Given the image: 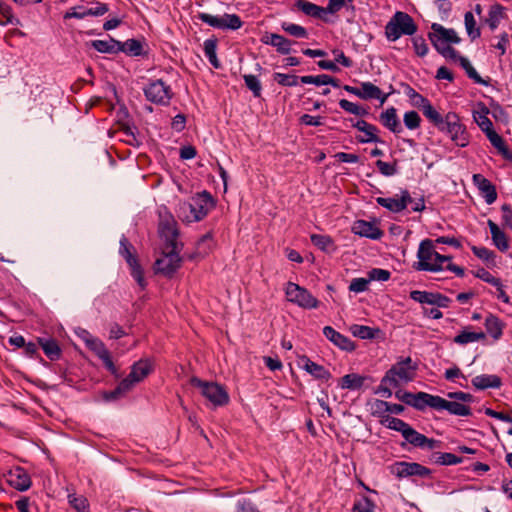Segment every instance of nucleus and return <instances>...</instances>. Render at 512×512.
Returning <instances> with one entry per match:
<instances>
[{"label": "nucleus", "mask_w": 512, "mask_h": 512, "mask_svg": "<svg viewBox=\"0 0 512 512\" xmlns=\"http://www.w3.org/2000/svg\"><path fill=\"white\" fill-rule=\"evenodd\" d=\"M287 300L304 309L318 307L319 301L305 288L296 283L288 282L285 288Z\"/></svg>", "instance_id": "nucleus-7"}, {"label": "nucleus", "mask_w": 512, "mask_h": 512, "mask_svg": "<svg viewBox=\"0 0 512 512\" xmlns=\"http://www.w3.org/2000/svg\"><path fill=\"white\" fill-rule=\"evenodd\" d=\"M301 360L303 362V368L316 379L327 381L331 378V373L324 366L311 361L306 356H303Z\"/></svg>", "instance_id": "nucleus-32"}, {"label": "nucleus", "mask_w": 512, "mask_h": 512, "mask_svg": "<svg viewBox=\"0 0 512 512\" xmlns=\"http://www.w3.org/2000/svg\"><path fill=\"white\" fill-rule=\"evenodd\" d=\"M473 180L483 194L485 202L489 205L494 203L497 199L495 186L481 174L473 175Z\"/></svg>", "instance_id": "nucleus-23"}, {"label": "nucleus", "mask_w": 512, "mask_h": 512, "mask_svg": "<svg viewBox=\"0 0 512 512\" xmlns=\"http://www.w3.org/2000/svg\"><path fill=\"white\" fill-rule=\"evenodd\" d=\"M413 200L408 190H401L400 197H378L376 198V203L387 210L393 213H399L406 209L409 203H412Z\"/></svg>", "instance_id": "nucleus-17"}, {"label": "nucleus", "mask_w": 512, "mask_h": 512, "mask_svg": "<svg viewBox=\"0 0 512 512\" xmlns=\"http://www.w3.org/2000/svg\"><path fill=\"white\" fill-rule=\"evenodd\" d=\"M86 346L102 360L103 365L112 375L118 377L117 368L111 359L110 353L105 347V344L99 338L95 337L93 340L87 341Z\"/></svg>", "instance_id": "nucleus-18"}, {"label": "nucleus", "mask_w": 512, "mask_h": 512, "mask_svg": "<svg viewBox=\"0 0 512 512\" xmlns=\"http://www.w3.org/2000/svg\"><path fill=\"white\" fill-rule=\"evenodd\" d=\"M430 460L437 465L449 466V465H457V464L462 463L463 458L456 456L453 453L434 452L431 454Z\"/></svg>", "instance_id": "nucleus-40"}, {"label": "nucleus", "mask_w": 512, "mask_h": 512, "mask_svg": "<svg viewBox=\"0 0 512 512\" xmlns=\"http://www.w3.org/2000/svg\"><path fill=\"white\" fill-rule=\"evenodd\" d=\"M382 424L391 430L400 432L402 436L410 426L404 420L389 415L385 417V419L382 421Z\"/></svg>", "instance_id": "nucleus-52"}, {"label": "nucleus", "mask_w": 512, "mask_h": 512, "mask_svg": "<svg viewBox=\"0 0 512 512\" xmlns=\"http://www.w3.org/2000/svg\"><path fill=\"white\" fill-rule=\"evenodd\" d=\"M380 121L384 127L394 134H399L403 131L397 116V110L394 107H390L386 111L382 112L380 114Z\"/></svg>", "instance_id": "nucleus-26"}, {"label": "nucleus", "mask_w": 512, "mask_h": 512, "mask_svg": "<svg viewBox=\"0 0 512 512\" xmlns=\"http://www.w3.org/2000/svg\"><path fill=\"white\" fill-rule=\"evenodd\" d=\"M246 87L252 92L253 96L258 98L262 93V85L257 76L252 74L243 75Z\"/></svg>", "instance_id": "nucleus-54"}, {"label": "nucleus", "mask_w": 512, "mask_h": 512, "mask_svg": "<svg viewBox=\"0 0 512 512\" xmlns=\"http://www.w3.org/2000/svg\"><path fill=\"white\" fill-rule=\"evenodd\" d=\"M153 371L152 361L148 358L140 359L135 362L129 375L136 383L143 381Z\"/></svg>", "instance_id": "nucleus-25"}, {"label": "nucleus", "mask_w": 512, "mask_h": 512, "mask_svg": "<svg viewBox=\"0 0 512 512\" xmlns=\"http://www.w3.org/2000/svg\"><path fill=\"white\" fill-rule=\"evenodd\" d=\"M449 137L458 147L464 148L469 144V134L461 122L449 133Z\"/></svg>", "instance_id": "nucleus-41"}, {"label": "nucleus", "mask_w": 512, "mask_h": 512, "mask_svg": "<svg viewBox=\"0 0 512 512\" xmlns=\"http://www.w3.org/2000/svg\"><path fill=\"white\" fill-rule=\"evenodd\" d=\"M272 42H275L273 47L281 55H288L292 51V44L295 42L284 37L283 35L277 34L276 37L272 38Z\"/></svg>", "instance_id": "nucleus-48"}, {"label": "nucleus", "mask_w": 512, "mask_h": 512, "mask_svg": "<svg viewBox=\"0 0 512 512\" xmlns=\"http://www.w3.org/2000/svg\"><path fill=\"white\" fill-rule=\"evenodd\" d=\"M472 385L478 390H485L488 388L497 389L502 385V381L497 375L482 374L475 376L472 379Z\"/></svg>", "instance_id": "nucleus-29"}, {"label": "nucleus", "mask_w": 512, "mask_h": 512, "mask_svg": "<svg viewBox=\"0 0 512 512\" xmlns=\"http://www.w3.org/2000/svg\"><path fill=\"white\" fill-rule=\"evenodd\" d=\"M295 7L305 15L321 19L324 14V7L318 6L307 0H296Z\"/></svg>", "instance_id": "nucleus-37"}, {"label": "nucleus", "mask_w": 512, "mask_h": 512, "mask_svg": "<svg viewBox=\"0 0 512 512\" xmlns=\"http://www.w3.org/2000/svg\"><path fill=\"white\" fill-rule=\"evenodd\" d=\"M339 106L346 112L357 115V116H366L369 113L367 109L360 107L359 105H357L353 102H350L346 99H341L339 101Z\"/></svg>", "instance_id": "nucleus-57"}, {"label": "nucleus", "mask_w": 512, "mask_h": 512, "mask_svg": "<svg viewBox=\"0 0 512 512\" xmlns=\"http://www.w3.org/2000/svg\"><path fill=\"white\" fill-rule=\"evenodd\" d=\"M179 253V244L165 245L163 256L155 262L156 272L166 277H172L181 266L182 258Z\"/></svg>", "instance_id": "nucleus-5"}, {"label": "nucleus", "mask_w": 512, "mask_h": 512, "mask_svg": "<svg viewBox=\"0 0 512 512\" xmlns=\"http://www.w3.org/2000/svg\"><path fill=\"white\" fill-rule=\"evenodd\" d=\"M213 247V236L211 232L206 233L203 235L197 242L196 245V253L199 256H206Z\"/></svg>", "instance_id": "nucleus-51"}, {"label": "nucleus", "mask_w": 512, "mask_h": 512, "mask_svg": "<svg viewBox=\"0 0 512 512\" xmlns=\"http://www.w3.org/2000/svg\"><path fill=\"white\" fill-rule=\"evenodd\" d=\"M119 53L123 52L128 56L137 57L144 54L143 42L138 39H128L125 42L119 41Z\"/></svg>", "instance_id": "nucleus-36"}, {"label": "nucleus", "mask_w": 512, "mask_h": 512, "mask_svg": "<svg viewBox=\"0 0 512 512\" xmlns=\"http://www.w3.org/2000/svg\"><path fill=\"white\" fill-rule=\"evenodd\" d=\"M375 505L368 497L363 496L355 501L352 512H374Z\"/></svg>", "instance_id": "nucleus-63"}, {"label": "nucleus", "mask_w": 512, "mask_h": 512, "mask_svg": "<svg viewBox=\"0 0 512 512\" xmlns=\"http://www.w3.org/2000/svg\"><path fill=\"white\" fill-rule=\"evenodd\" d=\"M428 406L436 411L445 410L454 416H470L472 414L471 408L468 405L454 400L449 401L437 395H431Z\"/></svg>", "instance_id": "nucleus-10"}, {"label": "nucleus", "mask_w": 512, "mask_h": 512, "mask_svg": "<svg viewBox=\"0 0 512 512\" xmlns=\"http://www.w3.org/2000/svg\"><path fill=\"white\" fill-rule=\"evenodd\" d=\"M405 441L412 446L420 449L434 450L440 448L442 442L434 438H428L424 434L419 433L413 427L409 426L402 436Z\"/></svg>", "instance_id": "nucleus-14"}, {"label": "nucleus", "mask_w": 512, "mask_h": 512, "mask_svg": "<svg viewBox=\"0 0 512 512\" xmlns=\"http://www.w3.org/2000/svg\"><path fill=\"white\" fill-rule=\"evenodd\" d=\"M91 46L100 53L118 54L119 41L110 37L109 40H93Z\"/></svg>", "instance_id": "nucleus-38"}, {"label": "nucleus", "mask_w": 512, "mask_h": 512, "mask_svg": "<svg viewBox=\"0 0 512 512\" xmlns=\"http://www.w3.org/2000/svg\"><path fill=\"white\" fill-rule=\"evenodd\" d=\"M273 78L279 85L284 87L296 86L298 84V81H300V77L296 75H289L279 72L274 73Z\"/></svg>", "instance_id": "nucleus-58"}, {"label": "nucleus", "mask_w": 512, "mask_h": 512, "mask_svg": "<svg viewBox=\"0 0 512 512\" xmlns=\"http://www.w3.org/2000/svg\"><path fill=\"white\" fill-rule=\"evenodd\" d=\"M143 92L149 102L161 106L169 105L174 95L171 87L161 79L150 81L143 88Z\"/></svg>", "instance_id": "nucleus-6"}, {"label": "nucleus", "mask_w": 512, "mask_h": 512, "mask_svg": "<svg viewBox=\"0 0 512 512\" xmlns=\"http://www.w3.org/2000/svg\"><path fill=\"white\" fill-rule=\"evenodd\" d=\"M310 239L313 245L322 251H329L333 246V240L328 235L312 234Z\"/></svg>", "instance_id": "nucleus-55"}, {"label": "nucleus", "mask_w": 512, "mask_h": 512, "mask_svg": "<svg viewBox=\"0 0 512 512\" xmlns=\"http://www.w3.org/2000/svg\"><path fill=\"white\" fill-rule=\"evenodd\" d=\"M68 502L77 512H90L89 502L83 495L69 494Z\"/></svg>", "instance_id": "nucleus-47"}, {"label": "nucleus", "mask_w": 512, "mask_h": 512, "mask_svg": "<svg viewBox=\"0 0 512 512\" xmlns=\"http://www.w3.org/2000/svg\"><path fill=\"white\" fill-rule=\"evenodd\" d=\"M435 253L437 252L433 249V242L430 239L423 240L419 245L417 252L419 262L415 268L420 271H441L442 267L440 264H432V262H430L433 257L435 258Z\"/></svg>", "instance_id": "nucleus-12"}, {"label": "nucleus", "mask_w": 512, "mask_h": 512, "mask_svg": "<svg viewBox=\"0 0 512 512\" xmlns=\"http://www.w3.org/2000/svg\"><path fill=\"white\" fill-rule=\"evenodd\" d=\"M352 125L359 131L364 132L366 135V138H357L360 143L380 142V139L377 136L378 128L375 125H372L364 120H358Z\"/></svg>", "instance_id": "nucleus-33"}, {"label": "nucleus", "mask_w": 512, "mask_h": 512, "mask_svg": "<svg viewBox=\"0 0 512 512\" xmlns=\"http://www.w3.org/2000/svg\"><path fill=\"white\" fill-rule=\"evenodd\" d=\"M440 132L449 135L453 129L459 124L460 117L455 112H448L442 116L436 109L427 118Z\"/></svg>", "instance_id": "nucleus-15"}, {"label": "nucleus", "mask_w": 512, "mask_h": 512, "mask_svg": "<svg viewBox=\"0 0 512 512\" xmlns=\"http://www.w3.org/2000/svg\"><path fill=\"white\" fill-rule=\"evenodd\" d=\"M431 29L432 32L428 34V38L435 50L446 59L457 57V51L450 46L461 41L456 31L452 28H445L438 23H433Z\"/></svg>", "instance_id": "nucleus-2"}, {"label": "nucleus", "mask_w": 512, "mask_h": 512, "mask_svg": "<svg viewBox=\"0 0 512 512\" xmlns=\"http://www.w3.org/2000/svg\"><path fill=\"white\" fill-rule=\"evenodd\" d=\"M323 334L329 341L342 350L352 351L355 349L354 343L348 337L339 333L331 326H325L323 328Z\"/></svg>", "instance_id": "nucleus-22"}, {"label": "nucleus", "mask_w": 512, "mask_h": 512, "mask_svg": "<svg viewBox=\"0 0 512 512\" xmlns=\"http://www.w3.org/2000/svg\"><path fill=\"white\" fill-rule=\"evenodd\" d=\"M412 44L417 56L424 57L427 55L429 48L425 39L422 36L413 37Z\"/></svg>", "instance_id": "nucleus-64"}, {"label": "nucleus", "mask_w": 512, "mask_h": 512, "mask_svg": "<svg viewBox=\"0 0 512 512\" xmlns=\"http://www.w3.org/2000/svg\"><path fill=\"white\" fill-rule=\"evenodd\" d=\"M204 48V54L208 58V61L210 64L216 68L219 69L221 67V64L217 58L216 50H217V39L216 38H209L204 41L203 44Z\"/></svg>", "instance_id": "nucleus-44"}, {"label": "nucleus", "mask_w": 512, "mask_h": 512, "mask_svg": "<svg viewBox=\"0 0 512 512\" xmlns=\"http://www.w3.org/2000/svg\"><path fill=\"white\" fill-rule=\"evenodd\" d=\"M504 11L505 8L501 4L495 3L490 6L486 22L492 31L499 26L501 19L504 18Z\"/></svg>", "instance_id": "nucleus-42"}, {"label": "nucleus", "mask_w": 512, "mask_h": 512, "mask_svg": "<svg viewBox=\"0 0 512 512\" xmlns=\"http://www.w3.org/2000/svg\"><path fill=\"white\" fill-rule=\"evenodd\" d=\"M7 483L18 491H26L31 486L29 474L21 467L11 469L6 475Z\"/></svg>", "instance_id": "nucleus-19"}, {"label": "nucleus", "mask_w": 512, "mask_h": 512, "mask_svg": "<svg viewBox=\"0 0 512 512\" xmlns=\"http://www.w3.org/2000/svg\"><path fill=\"white\" fill-rule=\"evenodd\" d=\"M391 473L398 478L419 476L422 478L431 475V470L416 462H396L391 466Z\"/></svg>", "instance_id": "nucleus-13"}, {"label": "nucleus", "mask_w": 512, "mask_h": 512, "mask_svg": "<svg viewBox=\"0 0 512 512\" xmlns=\"http://www.w3.org/2000/svg\"><path fill=\"white\" fill-rule=\"evenodd\" d=\"M192 386L200 389L201 394L215 407L225 406L229 403V395L226 389L215 382H208L192 377Z\"/></svg>", "instance_id": "nucleus-4"}, {"label": "nucleus", "mask_w": 512, "mask_h": 512, "mask_svg": "<svg viewBox=\"0 0 512 512\" xmlns=\"http://www.w3.org/2000/svg\"><path fill=\"white\" fill-rule=\"evenodd\" d=\"M352 232L361 237L370 238L373 240L380 239L383 232L373 223L365 220H357L352 226Z\"/></svg>", "instance_id": "nucleus-21"}, {"label": "nucleus", "mask_w": 512, "mask_h": 512, "mask_svg": "<svg viewBox=\"0 0 512 512\" xmlns=\"http://www.w3.org/2000/svg\"><path fill=\"white\" fill-rule=\"evenodd\" d=\"M389 94H384L379 87L371 82H362L360 84V98L363 100L377 99L383 105Z\"/></svg>", "instance_id": "nucleus-24"}, {"label": "nucleus", "mask_w": 512, "mask_h": 512, "mask_svg": "<svg viewBox=\"0 0 512 512\" xmlns=\"http://www.w3.org/2000/svg\"><path fill=\"white\" fill-rule=\"evenodd\" d=\"M281 29L295 38H308V32L306 28L301 25L290 22H282Z\"/></svg>", "instance_id": "nucleus-50"}, {"label": "nucleus", "mask_w": 512, "mask_h": 512, "mask_svg": "<svg viewBox=\"0 0 512 512\" xmlns=\"http://www.w3.org/2000/svg\"><path fill=\"white\" fill-rule=\"evenodd\" d=\"M88 15L93 17L103 16L109 11V6L106 3L99 1H91L86 4Z\"/></svg>", "instance_id": "nucleus-56"}, {"label": "nucleus", "mask_w": 512, "mask_h": 512, "mask_svg": "<svg viewBox=\"0 0 512 512\" xmlns=\"http://www.w3.org/2000/svg\"><path fill=\"white\" fill-rule=\"evenodd\" d=\"M431 395L426 392L411 393L408 391L398 390L395 396L398 400L409 405L416 410L423 411L431 400Z\"/></svg>", "instance_id": "nucleus-16"}, {"label": "nucleus", "mask_w": 512, "mask_h": 512, "mask_svg": "<svg viewBox=\"0 0 512 512\" xmlns=\"http://www.w3.org/2000/svg\"><path fill=\"white\" fill-rule=\"evenodd\" d=\"M448 59L452 60V61H455V62H458L460 64V66L465 70L467 76L470 79H472L475 83L483 85V86H488L489 85L490 79H488V80L483 79L478 74V72L475 70V68L472 66V64L470 63V61L466 57L459 55V53L457 52V57H455V58H448Z\"/></svg>", "instance_id": "nucleus-28"}, {"label": "nucleus", "mask_w": 512, "mask_h": 512, "mask_svg": "<svg viewBox=\"0 0 512 512\" xmlns=\"http://www.w3.org/2000/svg\"><path fill=\"white\" fill-rule=\"evenodd\" d=\"M37 342L42 348L44 354L51 360L56 361L60 359L62 350L58 342L53 338L38 337Z\"/></svg>", "instance_id": "nucleus-27"}, {"label": "nucleus", "mask_w": 512, "mask_h": 512, "mask_svg": "<svg viewBox=\"0 0 512 512\" xmlns=\"http://www.w3.org/2000/svg\"><path fill=\"white\" fill-rule=\"evenodd\" d=\"M404 92L410 99L412 105L420 109L426 118H428V116L435 110L431 102L426 97L415 91L411 86L406 85Z\"/></svg>", "instance_id": "nucleus-20"}, {"label": "nucleus", "mask_w": 512, "mask_h": 512, "mask_svg": "<svg viewBox=\"0 0 512 512\" xmlns=\"http://www.w3.org/2000/svg\"><path fill=\"white\" fill-rule=\"evenodd\" d=\"M417 370V364L413 363L411 357H406L394 364L385 374V381H394L399 386V381H412Z\"/></svg>", "instance_id": "nucleus-8"}, {"label": "nucleus", "mask_w": 512, "mask_h": 512, "mask_svg": "<svg viewBox=\"0 0 512 512\" xmlns=\"http://www.w3.org/2000/svg\"><path fill=\"white\" fill-rule=\"evenodd\" d=\"M409 296L412 300L418 303L432 305L435 294L434 292L413 290L410 292Z\"/></svg>", "instance_id": "nucleus-59"}, {"label": "nucleus", "mask_w": 512, "mask_h": 512, "mask_svg": "<svg viewBox=\"0 0 512 512\" xmlns=\"http://www.w3.org/2000/svg\"><path fill=\"white\" fill-rule=\"evenodd\" d=\"M417 30L418 26L408 13L397 11L385 25V36L388 41L395 42L403 35L413 36Z\"/></svg>", "instance_id": "nucleus-3"}, {"label": "nucleus", "mask_w": 512, "mask_h": 512, "mask_svg": "<svg viewBox=\"0 0 512 512\" xmlns=\"http://www.w3.org/2000/svg\"><path fill=\"white\" fill-rule=\"evenodd\" d=\"M479 105H480L481 109H480V111H475L473 113V118H474L475 122L478 124V126L480 127V129L484 133H487L488 131H491L494 129L493 123L487 116L489 113V109L482 103H480Z\"/></svg>", "instance_id": "nucleus-39"}, {"label": "nucleus", "mask_w": 512, "mask_h": 512, "mask_svg": "<svg viewBox=\"0 0 512 512\" xmlns=\"http://www.w3.org/2000/svg\"><path fill=\"white\" fill-rule=\"evenodd\" d=\"M485 338L486 334L483 331L472 332L462 330L458 335L454 337L453 342L459 345H466L472 342L484 340Z\"/></svg>", "instance_id": "nucleus-43"}, {"label": "nucleus", "mask_w": 512, "mask_h": 512, "mask_svg": "<svg viewBox=\"0 0 512 512\" xmlns=\"http://www.w3.org/2000/svg\"><path fill=\"white\" fill-rule=\"evenodd\" d=\"M158 232L165 240V245L178 244L177 238L179 236V230L177 222L173 215L166 209L164 211H159Z\"/></svg>", "instance_id": "nucleus-11"}, {"label": "nucleus", "mask_w": 512, "mask_h": 512, "mask_svg": "<svg viewBox=\"0 0 512 512\" xmlns=\"http://www.w3.org/2000/svg\"><path fill=\"white\" fill-rule=\"evenodd\" d=\"M366 380V376H362L357 373L346 374L340 379L339 387L341 389H347L352 391L360 390L363 387Z\"/></svg>", "instance_id": "nucleus-35"}, {"label": "nucleus", "mask_w": 512, "mask_h": 512, "mask_svg": "<svg viewBox=\"0 0 512 512\" xmlns=\"http://www.w3.org/2000/svg\"><path fill=\"white\" fill-rule=\"evenodd\" d=\"M464 24L466 32L471 41L476 40L481 36L480 28L476 26V20L472 12L467 11L464 15Z\"/></svg>", "instance_id": "nucleus-46"}, {"label": "nucleus", "mask_w": 512, "mask_h": 512, "mask_svg": "<svg viewBox=\"0 0 512 512\" xmlns=\"http://www.w3.org/2000/svg\"><path fill=\"white\" fill-rule=\"evenodd\" d=\"M472 252L476 257L483 260L486 263L493 262L496 258V254L494 251L486 248V247H478V246H472L471 247Z\"/></svg>", "instance_id": "nucleus-62"}, {"label": "nucleus", "mask_w": 512, "mask_h": 512, "mask_svg": "<svg viewBox=\"0 0 512 512\" xmlns=\"http://www.w3.org/2000/svg\"><path fill=\"white\" fill-rule=\"evenodd\" d=\"M214 206L215 202L211 194L207 191H202L192 197L190 202H180L176 213L183 222H198L204 219Z\"/></svg>", "instance_id": "nucleus-1"}, {"label": "nucleus", "mask_w": 512, "mask_h": 512, "mask_svg": "<svg viewBox=\"0 0 512 512\" xmlns=\"http://www.w3.org/2000/svg\"><path fill=\"white\" fill-rule=\"evenodd\" d=\"M221 30H238L242 27L243 21L237 14L225 13L220 16Z\"/></svg>", "instance_id": "nucleus-45"}, {"label": "nucleus", "mask_w": 512, "mask_h": 512, "mask_svg": "<svg viewBox=\"0 0 512 512\" xmlns=\"http://www.w3.org/2000/svg\"><path fill=\"white\" fill-rule=\"evenodd\" d=\"M488 227L490 229L492 241L494 245L501 251L505 252L509 249L508 238L499 226L492 220H488Z\"/></svg>", "instance_id": "nucleus-30"}, {"label": "nucleus", "mask_w": 512, "mask_h": 512, "mask_svg": "<svg viewBox=\"0 0 512 512\" xmlns=\"http://www.w3.org/2000/svg\"><path fill=\"white\" fill-rule=\"evenodd\" d=\"M235 512H260V510L250 498L243 497L236 501Z\"/></svg>", "instance_id": "nucleus-60"}, {"label": "nucleus", "mask_w": 512, "mask_h": 512, "mask_svg": "<svg viewBox=\"0 0 512 512\" xmlns=\"http://www.w3.org/2000/svg\"><path fill=\"white\" fill-rule=\"evenodd\" d=\"M350 331L353 336L360 339H373L376 333L379 332V329H373L369 326L355 324L351 326Z\"/></svg>", "instance_id": "nucleus-53"}, {"label": "nucleus", "mask_w": 512, "mask_h": 512, "mask_svg": "<svg viewBox=\"0 0 512 512\" xmlns=\"http://www.w3.org/2000/svg\"><path fill=\"white\" fill-rule=\"evenodd\" d=\"M133 249L134 247L132 246V244L123 235L120 239L119 253L129 265L132 277L136 280L139 286L144 288L146 283L143 275V270L140 264L138 263L136 256L133 254Z\"/></svg>", "instance_id": "nucleus-9"}, {"label": "nucleus", "mask_w": 512, "mask_h": 512, "mask_svg": "<svg viewBox=\"0 0 512 512\" xmlns=\"http://www.w3.org/2000/svg\"><path fill=\"white\" fill-rule=\"evenodd\" d=\"M485 135L505 160L512 161V152L507 147L504 139L494 129L488 131Z\"/></svg>", "instance_id": "nucleus-31"}, {"label": "nucleus", "mask_w": 512, "mask_h": 512, "mask_svg": "<svg viewBox=\"0 0 512 512\" xmlns=\"http://www.w3.org/2000/svg\"><path fill=\"white\" fill-rule=\"evenodd\" d=\"M421 117L416 111H408L404 114L403 122L407 129L415 130L420 127Z\"/></svg>", "instance_id": "nucleus-61"}, {"label": "nucleus", "mask_w": 512, "mask_h": 512, "mask_svg": "<svg viewBox=\"0 0 512 512\" xmlns=\"http://www.w3.org/2000/svg\"><path fill=\"white\" fill-rule=\"evenodd\" d=\"M484 326L487 333L494 339L498 340L502 337L503 329L505 324L499 319V317L489 314L484 321Z\"/></svg>", "instance_id": "nucleus-34"}, {"label": "nucleus", "mask_w": 512, "mask_h": 512, "mask_svg": "<svg viewBox=\"0 0 512 512\" xmlns=\"http://www.w3.org/2000/svg\"><path fill=\"white\" fill-rule=\"evenodd\" d=\"M8 24L18 25L20 21L14 17L11 7L2 1L0 3V25L5 26Z\"/></svg>", "instance_id": "nucleus-49"}]
</instances>
